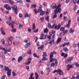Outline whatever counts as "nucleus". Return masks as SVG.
Masks as SVG:
<instances>
[{
    "mask_svg": "<svg viewBox=\"0 0 79 79\" xmlns=\"http://www.w3.org/2000/svg\"><path fill=\"white\" fill-rule=\"evenodd\" d=\"M53 53H55V55H56V52L55 51L53 53L52 52H51V54H50V56L49 61L50 62H52V61H55V62H53L52 63L51 65V67H52V66L55 67L57 65V61H56V60L53 58Z\"/></svg>",
    "mask_w": 79,
    "mask_h": 79,
    "instance_id": "f257e3e1",
    "label": "nucleus"
},
{
    "mask_svg": "<svg viewBox=\"0 0 79 79\" xmlns=\"http://www.w3.org/2000/svg\"><path fill=\"white\" fill-rule=\"evenodd\" d=\"M4 68L5 71H7V77H9L10 76V75H11V69H10L9 70V67H6V66H4Z\"/></svg>",
    "mask_w": 79,
    "mask_h": 79,
    "instance_id": "f03ea898",
    "label": "nucleus"
},
{
    "mask_svg": "<svg viewBox=\"0 0 79 79\" xmlns=\"http://www.w3.org/2000/svg\"><path fill=\"white\" fill-rule=\"evenodd\" d=\"M6 23L9 26H10V25H12L11 27L12 28H14V25H13V24H15V22H14L13 21L11 23H10V21H8L6 22Z\"/></svg>",
    "mask_w": 79,
    "mask_h": 79,
    "instance_id": "7ed1b4c3",
    "label": "nucleus"
},
{
    "mask_svg": "<svg viewBox=\"0 0 79 79\" xmlns=\"http://www.w3.org/2000/svg\"><path fill=\"white\" fill-rule=\"evenodd\" d=\"M54 14H58V13H60L61 12V9L60 8H56V9L54 10Z\"/></svg>",
    "mask_w": 79,
    "mask_h": 79,
    "instance_id": "20e7f679",
    "label": "nucleus"
},
{
    "mask_svg": "<svg viewBox=\"0 0 79 79\" xmlns=\"http://www.w3.org/2000/svg\"><path fill=\"white\" fill-rule=\"evenodd\" d=\"M47 35H45L44 34H42L41 35L40 39V40L42 39H47Z\"/></svg>",
    "mask_w": 79,
    "mask_h": 79,
    "instance_id": "39448f33",
    "label": "nucleus"
},
{
    "mask_svg": "<svg viewBox=\"0 0 79 79\" xmlns=\"http://www.w3.org/2000/svg\"><path fill=\"white\" fill-rule=\"evenodd\" d=\"M0 49L2 50H4V51L5 54H6L8 52L7 51V48H3L2 47V46H0Z\"/></svg>",
    "mask_w": 79,
    "mask_h": 79,
    "instance_id": "423d86ee",
    "label": "nucleus"
},
{
    "mask_svg": "<svg viewBox=\"0 0 79 79\" xmlns=\"http://www.w3.org/2000/svg\"><path fill=\"white\" fill-rule=\"evenodd\" d=\"M38 12L39 13H40V16H43L45 14V11H43L42 9H38Z\"/></svg>",
    "mask_w": 79,
    "mask_h": 79,
    "instance_id": "0eeeda50",
    "label": "nucleus"
},
{
    "mask_svg": "<svg viewBox=\"0 0 79 79\" xmlns=\"http://www.w3.org/2000/svg\"><path fill=\"white\" fill-rule=\"evenodd\" d=\"M8 43L9 45H11L12 44V38H11V37H10L8 38Z\"/></svg>",
    "mask_w": 79,
    "mask_h": 79,
    "instance_id": "6e6552de",
    "label": "nucleus"
},
{
    "mask_svg": "<svg viewBox=\"0 0 79 79\" xmlns=\"http://www.w3.org/2000/svg\"><path fill=\"white\" fill-rule=\"evenodd\" d=\"M74 58V57L73 56H72L71 57L69 58V59H67L65 61V63H71V61Z\"/></svg>",
    "mask_w": 79,
    "mask_h": 79,
    "instance_id": "1a4fd4ad",
    "label": "nucleus"
},
{
    "mask_svg": "<svg viewBox=\"0 0 79 79\" xmlns=\"http://www.w3.org/2000/svg\"><path fill=\"white\" fill-rule=\"evenodd\" d=\"M4 7L7 10H10L11 9V8L10 7L9 5L8 4H5L4 5Z\"/></svg>",
    "mask_w": 79,
    "mask_h": 79,
    "instance_id": "9d476101",
    "label": "nucleus"
},
{
    "mask_svg": "<svg viewBox=\"0 0 79 79\" xmlns=\"http://www.w3.org/2000/svg\"><path fill=\"white\" fill-rule=\"evenodd\" d=\"M12 9L14 11H17L18 7H17V6L16 5H14L12 6Z\"/></svg>",
    "mask_w": 79,
    "mask_h": 79,
    "instance_id": "9b49d317",
    "label": "nucleus"
},
{
    "mask_svg": "<svg viewBox=\"0 0 79 79\" xmlns=\"http://www.w3.org/2000/svg\"><path fill=\"white\" fill-rule=\"evenodd\" d=\"M55 24H53L52 26L51 24L49 23H48V27L49 28H51V29H53L55 27Z\"/></svg>",
    "mask_w": 79,
    "mask_h": 79,
    "instance_id": "f8f14e48",
    "label": "nucleus"
},
{
    "mask_svg": "<svg viewBox=\"0 0 79 79\" xmlns=\"http://www.w3.org/2000/svg\"><path fill=\"white\" fill-rule=\"evenodd\" d=\"M51 6L52 9H55L56 7V3H53L51 4Z\"/></svg>",
    "mask_w": 79,
    "mask_h": 79,
    "instance_id": "ddd939ff",
    "label": "nucleus"
},
{
    "mask_svg": "<svg viewBox=\"0 0 79 79\" xmlns=\"http://www.w3.org/2000/svg\"><path fill=\"white\" fill-rule=\"evenodd\" d=\"M32 60V58L31 57H30L28 58V61L25 63L26 64H27V65H28L29 64H30V63H31V60Z\"/></svg>",
    "mask_w": 79,
    "mask_h": 79,
    "instance_id": "4468645a",
    "label": "nucleus"
},
{
    "mask_svg": "<svg viewBox=\"0 0 79 79\" xmlns=\"http://www.w3.org/2000/svg\"><path fill=\"white\" fill-rule=\"evenodd\" d=\"M23 60V57L22 56H20L19 57L18 59V62L19 63L21 62V61Z\"/></svg>",
    "mask_w": 79,
    "mask_h": 79,
    "instance_id": "2eb2a0df",
    "label": "nucleus"
},
{
    "mask_svg": "<svg viewBox=\"0 0 79 79\" xmlns=\"http://www.w3.org/2000/svg\"><path fill=\"white\" fill-rule=\"evenodd\" d=\"M34 73H31L30 74V77L29 78V79H34V77H33Z\"/></svg>",
    "mask_w": 79,
    "mask_h": 79,
    "instance_id": "dca6fc26",
    "label": "nucleus"
},
{
    "mask_svg": "<svg viewBox=\"0 0 79 79\" xmlns=\"http://www.w3.org/2000/svg\"><path fill=\"white\" fill-rule=\"evenodd\" d=\"M31 45V43L30 42L27 43L25 45V48H27L28 47H29V46Z\"/></svg>",
    "mask_w": 79,
    "mask_h": 79,
    "instance_id": "f3484780",
    "label": "nucleus"
},
{
    "mask_svg": "<svg viewBox=\"0 0 79 79\" xmlns=\"http://www.w3.org/2000/svg\"><path fill=\"white\" fill-rule=\"evenodd\" d=\"M67 67H68L67 70L68 71H69V69H70V68H71L72 67H73V65H70V64H68L67 65Z\"/></svg>",
    "mask_w": 79,
    "mask_h": 79,
    "instance_id": "a211bd4d",
    "label": "nucleus"
},
{
    "mask_svg": "<svg viewBox=\"0 0 79 79\" xmlns=\"http://www.w3.org/2000/svg\"><path fill=\"white\" fill-rule=\"evenodd\" d=\"M49 44H50L52 45V44H54V39H52V40H51L50 42L48 43Z\"/></svg>",
    "mask_w": 79,
    "mask_h": 79,
    "instance_id": "6ab92c4d",
    "label": "nucleus"
},
{
    "mask_svg": "<svg viewBox=\"0 0 79 79\" xmlns=\"http://www.w3.org/2000/svg\"><path fill=\"white\" fill-rule=\"evenodd\" d=\"M48 29L47 28H46L44 30V33H48Z\"/></svg>",
    "mask_w": 79,
    "mask_h": 79,
    "instance_id": "aec40b11",
    "label": "nucleus"
},
{
    "mask_svg": "<svg viewBox=\"0 0 79 79\" xmlns=\"http://www.w3.org/2000/svg\"><path fill=\"white\" fill-rule=\"evenodd\" d=\"M31 16V15H29L27 13L25 14V15L24 16V17L26 18L27 17V18H30Z\"/></svg>",
    "mask_w": 79,
    "mask_h": 79,
    "instance_id": "412c9836",
    "label": "nucleus"
},
{
    "mask_svg": "<svg viewBox=\"0 0 79 79\" xmlns=\"http://www.w3.org/2000/svg\"><path fill=\"white\" fill-rule=\"evenodd\" d=\"M35 79H39V76L38 74H37V73H35Z\"/></svg>",
    "mask_w": 79,
    "mask_h": 79,
    "instance_id": "4be33fe9",
    "label": "nucleus"
},
{
    "mask_svg": "<svg viewBox=\"0 0 79 79\" xmlns=\"http://www.w3.org/2000/svg\"><path fill=\"white\" fill-rule=\"evenodd\" d=\"M59 73L60 76H61V75H63L64 74L63 71H61V70H60V71Z\"/></svg>",
    "mask_w": 79,
    "mask_h": 79,
    "instance_id": "5701e85b",
    "label": "nucleus"
},
{
    "mask_svg": "<svg viewBox=\"0 0 79 79\" xmlns=\"http://www.w3.org/2000/svg\"><path fill=\"white\" fill-rule=\"evenodd\" d=\"M34 11L35 12V14L36 15L37 14V13H38V12H39V10H38V11H37V9L35 8L34 9Z\"/></svg>",
    "mask_w": 79,
    "mask_h": 79,
    "instance_id": "b1692460",
    "label": "nucleus"
},
{
    "mask_svg": "<svg viewBox=\"0 0 79 79\" xmlns=\"http://www.w3.org/2000/svg\"><path fill=\"white\" fill-rule=\"evenodd\" d=\"M43 58H42V60H43L44 61H47L48 59L47 58L45 57H43Z\"/></svg>",
    "mask_w": 79,
    "mask_h": 79,
    "instance_id": "393cba45",
    "label": "nucleus"
},
{
    "mask_svg": "<svg viewBox=\"0 0 79 79\" xmlns=\"http://www.w3.org/2000/svg\"><path fill=\"white\" fill-rule=\"evenodd\" d=\"M60 40H61V38H59L57 40V44H58L60 42Z\"/></svg>",
    "mask_w": 79,
    "mask_h": 79,
    "instance_id": "a878e982",
    "label": "nucleus"
},
{
    "mask_svg": "<svg viewBox=\"0 0 79 79\" xmlns=\"http://www.w3.org/2000/svg\"><path fill=\"white\" fill-rule=\"evenodd\" d=\"M37 7V6L35 4H33L31 6V8H36Z\"/></svg>",
    "mask_w": 79,
    "mask_h": 79,
    "instance_id": "bb28decb",
    "label": "nucleus"
},
{
    "mask_svg": "<svg viewBox=\"0 0 79 79\" xmlns=\"http://www.w3.org/2000/svg\"><path fill=\"white\" fill-rule=\"evenodd\" d=\"M43 48H44V45H42L41 46L38 47V49H39L40 48V50H42V49H43Z\"/></svg>",
    "mask_w": 79,
    "mask_h": 79,
    "instance_id": "cd10ccee",
    "label": "nucleus"
},
{
    "mask_svg": "<svg viewBox=\"0 0 79 79\" xmlns=\"http://www.w3.org/2000/svg\"><path fill=\"white\" fill-rule=\"evenodd\" d=\"M1 32L2 35H5V33L3 30V28H1Z\"/></svg>",
    "mask_w": 79,
    "mask_h": 79,
    "instance_id": "c85d7f7f",
    "label": "nucleus"
},
{
    "mask_svg": "<svg viewBox=\"0 0 79 79\" xmlns=\"http://www.w3.org/2000/svg\"><path fill=\"white\" fill-rule=\"evenodd\" d=\"M74 32V30H73L72 28H71L70 30L69 33L70 34H73Z\"/></svg>",
    "mask_w": 79,
    "mask_h": 79,
    "instance_id": "c756f323",
    "label": "nucleus"
},
{
    "mask_svg": "<svg viewBox=\"0 0 79 79\" xmlns=\"http://www.w3.org/2000/svg\"><path fill=\"white\" fill-rule=\"evenodd\" d=\"M45 19L47 21L49 22V16H47L45 18Z\"/></svg>",
    "mask_w": 79,
    "mask_h": 79,
    "instance_id": "7c9ffc66",
    "label": "nucleus"
},
{
    "mask_svg": "<svg viewBox=\"0 0 79 79\" xmlns=\"http://www.w3.org/2000/svg\"><path fill=\"white\" fill-rule=\"evenodd\" d=\"M63 50L65 52H68V49L66 47H64L63 48Z\"/></svg>",
    "mask_w": 79,
    "mask_h": 79,
    "instance_id": "2f4dec72",
    "label": "nucleus"
},
{
    "mask_svg": "<svg viewBox=\"0 0 79 79\" xmlns=\"http://www.w3.org/2000/svg\"><path fill=\"white\" fill-rule=\"evenodd\" d=\"M47 53L46 52H43V57H46L47 56Z\"/></svg>",
    "mask_w": 79,
    "mask_h": 79,
    "instance_id": "473e14b6",
    "label": "nucleus"
},
{
    "mask_svg": "<svg viewBox=\"0 0 79 79\" xmlns=\"http://www.w3.org/2000/svg\"><path fill=\"white\" fill-rule=\"evenodd\" d=\"M33 55L34 57H36V58H39V56H37V54L35 53H34L33 54Z\"/></svg>",
    "mask_w": 79,
    "mask_h": 79,
    "instance_id": "72a5a7b5",
    "label": "nucleus"
},
{
    "mask_svg": "<svg viewBox=\"0 0 79 79\" xmlns=\"http://www.w3.org/2000/svg\"><path fill=\"white\" fill-rule=\"evenodd\" d=\"M77 8V5H75L74 6V8H73V10L74 11H75L76 9Z\"/></svg>",
    "mask_w": 79,
    "mask_h": 79,
    "instance_id": "f704fd0d",
    "label": "nucleus"
},
{
    "mask_svg": "<svg viewBox=\"0 0 79 79\" xmlns=\"http://www.w3.org/2000/svg\"><path fill=\"white\" fill-rule=\"evenodd\" d=\"M64 20L65 21H68V18H67V17H64Z\"/></svg>",
    "mask_w": 79,
    "mask_h": 79,
    "instance_id": "c9c22d12",
    "label": "nucleus"
},
{
    "mask_svg": "<svg viewBox=\"0 0 79 79\" xmlns=\"http://www.w3.org/2000/svg\"><path fill=\"white\" fill-rule=\"evenodd\" d=\"M64 27H62L60 29V31H64Z\"/></svg>",
    "mask_w": 79,
    "mask_h": 79,
    "instance_id": "e433bc0d",
    "label": "nucleus"
},
{
    "mask_svg": "<svg viewBox=\"0 0 79 79\" xmlns=\"http://www.w3.org/2000/svg\"><path fill=\"white\" fill-rule=\"evenodd\" d=\"M33 27L32 28V30H34L35 29V24L33 23L32 25Z\"/></svg>",
    "mask_w": 79,
    "mask_h": 79,
    "instance_id": "4c0bfd02",
    "label": "nucleus"
},
{
    "mask_svg": "<svg viewBox=\"0 0 79 79\" xmlns=\"http://www.w3.org/2000/svg\"><path fill=\"white\" fill-rule=\"evenodd\" d=\"M47 3L46 2H44L43 3V5L44 6H47Z\"/></svg>",
    "mask_w": 79,
    "mask_h": 79,
    "instance_id": "58836bf2",
    "label": "nucleus"
},
{
    "mask_svg": "<svg viewBox=\"0 0 79 79\" xmlns=\"http://www.w3.org/2000/svg\"><path fill=\"white\" fill-rule=\"evenodd\" d=\"M38 31H39V29H36V30H35L33 32L35 33H37V32H38Z\"/></svg>",
    "mask_w": 79,
    "mask_h": 79,
    "instance_id": "ea45409f",
    "label": "nucleus"
},
{
    "mask_svg": "<svg viewBox=\"0 0 79 79\" xmlns=\"http://www.w3.org/2000/svg\"><path fill=\"white\" fill-rule=\"evenodd\" d=\"M68 31V30H64V31H63L62 32L63 33H64V34H66V33H67Z\"/></svg>",
    "mask_w": 79,
    "mask_h": 79,
    "instance_id": "a19ab883",
    "label": "nucleus"
},
{
    "mask_svg": "<svg viewBox=\"0 0 79 79\" xmlns=\"http://www.w3.org/2000/svg\"><path fill=\"white\" fill-rule=\"evenodd\" d=\"M25 68L26 69H27L28 71H29V66H26Z\"/></svg>",
    "mask_w": 79,
    "mask_h": 79,
    "instance_id": "79ce46f5",
    "label": "nucleus"
},
{
    "mask_svg": "<svg viewBox=\"0 0 79 79\" xmlns=\"http://www.w3.org/2000/svg\"><path fill=\"white\" fill-rule=\"evenodd\" d=\"M16 73H15V72H14V71L12 72L13 76H16Z\"/></svg>",
    "mask_w": 79,
    "mask_h": 79,
    "instance_id": "37998d69",
    "label": "nucleus"
},
{
    "mask_svg": "<svg viewBox=\"0 0 79 79\" xmlns=\"http://www.w3.org/2000/svg\"><path fill=\"white\" fill-rule=\"evenodd\" d=\"M2 2H4V3H7L8 2V0H3Z\"/></svg>",
    "mask_w": 79,
    "mask_h": 79,
    "instance_id": "c03bdc74",
    "label": "nucleus"
},
{
    "mask_svg": "<svg viewBox=\"0 0 79 79\" xmlns=\"http://www.w3.org/2000/svg\"><path fill=\"white\" fill-rule=\"evenodd\" d=\"M52 34H53V30H51V31L49 32V35H52Z\"/></svg>",
    "mask_w": 79,
    "mask_h": 79,
    "instance_id": "a18cd8bd",
    "label": "nucleus"
},
{
    "mask_svg": "<svg viewBox=\"0 0 79 79\" xmlns=\"http://www.w3.org/2000/svg\"><path fill=\"white\" fill-rule=\"evenodd\" d=\"M23 27V24H19V28L20 29H21V27Z\"/></svg>",
    "mask_w": 79,
    "mask_h": 79,
    "instance_id": "49530a36",
    "label": "nucleus"
},
{
    "mask_svg": "<svg viewBox=\"0 0 79 79\" xmlns=\"http://www.w3.org/2000/svg\"><path fill=\"white\" fill-rule=\"evenodd\" d=\"M77 3V0H73V3L74 4H75Z\"/></svg>",
    "mask_w": 79,
    "mask_h": 79,
    "instance_id": "de8ad7c7",
    "label": "nucleus"
},
{
    "mask_svg": "<svg viewBox=\"0 0 79 79\" xmlns=\"http://www.w3.org/2000/svg\"><path fill=\"white\" fill-rule=\"evenodd\" d=\"M16 31V29H14V28L12 29V31L13 32H15Z\"/></svg>",
    "mask_w": 79,
    "mask_h": 79,
    "instance_id": "09e8293b",
    "label": "nucleus"
},
{
    "mask_svg": "<svg viewBox=\"0 0 79 79\" xmlns=\"http://www.w3.org/2000/svg\"><path fill=\"white\" fill-rule=\"evenodd\" d=\"M70 26V24H69V23H68L66 26H65V27H68V28L69 27V26Z\"/></svg>",
    "mask_w": 79,
    "mask_h": 79,
    "instance_id": "8fccbe9b",
    "label": "nucleus"
},
{
    "mask_svg": "<svg viewBox=\"0 0 79 79\" xmlns=\"http://www.w3.org/2000/svg\"><path fill=\"white\" fill-rule=\"evenodd\" d=\"M18 2L19 3H23V1L20 0Z\"/></svg>",
    "mask_w": 79,
    "mask_h": 79,
    "instance_id": "3c124183",
    "label": "nucleus"
},
{
    "mask_svg": "<svg viewBox=\"0 0 79 79\" xmlns=\"http://www.w3.org/2000/svg\"><path fill=\"white\" fill-rule=\"evenodd\" d=\"M36 45L37 47H39V46H40V44L39 42H37L36 43Z\"/></svg>",
    "mask_w": 79,
    "mask_h": 79,
    "instance_id": "603ef678",
    "label": "nucleus"
},
{
    "mask_svg": "<svg viewBox=\"0 0 79 79\" xmlns=\"http://www.w3.org/2000/svg\"><path fill=\"white\" fill-rule=\"evenodd\" d=\"M56 17H57V15H56V14H55V15H54L53 17V18H56Z\"/></svg>",
    "mask_w": 79,
    "mask_h": 79,
    "instance_id": "864d4df0",
    "label": "nucleus"
},
{
    "mask_svg": "<svg viewBox=\"0 0 79 79\" xmlns=\"http://www.w3.org/2000/svg\"><path fill=\"white\" fill-rule=\"evenodd\" d=\"M31 50H30L29 51L27 52V54H31Z\"/></svg>",
    "mask_w": 79,
    "mask_h": 79,
    "instance_id": "5fc2aeb1",
    "label": "nucleus"
},
{
    "mask_svg": "<svg viewBox=\"0 0 79 79\" xmlns=\"http://www.w3.org/2000/svg\"><path fill=\"white\" fill-rule=\"evenodd\" d=\"M19 18H21L22 17H23V15L21 14H19Z\"/></svg>",
    "mask_w": 79,
    "mask_h": 79,
    "instance_id": "6e6d98bb",
    "label": "nucleus"
},
{
    "mask_svg": "<svg viewBox=\"0 0 79 79\" xmlns=\"http://www.w3.org/2000/svg\"><path fill=\"white\" fill-rule=\"evenodd\" d=\"M43 8V6L42 5H40V8L39 9H41V10H42V8Z\"/></svg>",
    "mask_w": 79,
    "mask_h": 79,
    "instance_id": "4d7b16f0",
    "label": "nucleus"
},
{
    "mask_svg": "<svg viewBox=\"0 0 79 79\" xmlns=\"http://www.w3.org/2000/svg\"><path fill=\"white\" fill-rule=\"evenodd\" d=\"M50 63L49 62H48L47 63V66L48 67V66H49V65H50Z\"/></svg>",
    "mask_w": 79,
    "mask_h": 79,
    "instance_id": "13d9d810",
    "label": "nucleus"
},
{
    "mask_svg": "<svg viewBox=\"0 0 79 79\" xmlns=\"http://www.w3.org/2000/svg\"><path fill=\"white\" fill-rule=\"evenodd\" d=\"M61 4H59L56 8H60L61 10V8L60 7L61 6Z\"/></svg>",
    "mask_w": 79,
    "mask_h": 79,
    "instance_id": "bf43d9fd",
    "label": "nucleus"
},
{
    "mask_svg": "<svg viewBox=\"0 0 79 79\" xmlns=\"http://www.w3.org/2000/svg\"><path fill=\"white\" fill-rule=\"evenodd\" d=\"M75 66H76V67H79V64H78L77 63H76Z\"/></svg>",
    "mask_w": 79,
    "mask_h": 79,
    "instance_id": "052dcab7",
    "label": "nucleus"
},
{
    "mask_svg": "<svg viewBox=\"0 0 79 79\" xmlns=\"http://www.w3.org/2000/svg\"><path fill=\"white\" fill-rule=\"evenodd\" d=\"M70 0H66L65 1V3H68L69 2Z\"/></svg>",
    "mask_w": 79,
    "mask_h": 79,
    "instance_id": "680f3d73",
    "label": "nucleus"
},
{
    "mask_svg": "<svg viewBox=\"0 0 79 79\" xmlns=\"http://www.w3.org/2000/svg\"><path fill=\"white\" fill-rule=\"evenodd\" d=\"M16 38L17 40H19V39H20V37L16 36Z\"/></svg>",
    "mask_w": 79,
    "mask_h": 79,
    "instance_id": "e2e57ef3",
    "label": "nucleus"
},
{
    "mask_svg": "<svg viewBox=\"0 0 79 79\" xmlns=\"http://www.w3.org/2000/svg\"><path fill=\"white\" fill-rule=\"evenodd\" d=\"M0 68H1V69H2V68H3V65L2 64L0 65Z\"/></svg>",
    "mask_w": 79,
    "mask_h": 79,
    "instance_id": "0e129e2a",
    "label": "nucleus"
},
{
    "mask_svg": "<svg viewBox=\"0 0 79 79\" xmlns=\"http://www.w3.org/2000/svg\"><path fill=\"white\" fill-rule=\"evenodd\" d=\"M65 53H62L61 54V56H64V55Z\"/></svg>",
    "mask_w": 79,
    "mask_h": 79,
    "instance_id": "69168bd1",
    "label": "nucleus"
},
{
    "mask_svg": "<svg viewBox=\"0 0 79 79\" xmlns=\"http://www.w3.org/2000/svg\"><path fill=\"white\" fill-rule=\"evenodd\" d=\"M1 79H5V75L2 76Z\"/></svg>",
    "mask_w": 79,
    "mask_h": 79,
    "instance_id": "338daca9",
    "label": "nucleus"
},
{
    "mask_svg": "<svg viewBox=\"0 0 79 79\" xmlns=\"http://www.w3.org/2000/svg\"><path fill=\"white\" fill-rule=\"evenodd\" d=\"M76 79H79V76H76Z\"/></svg>",
    "mask_w": 79,
    "mask_h": 79,
    "instance_id": "774afa93",
    "label": "nucleus"
}]
</instances>
